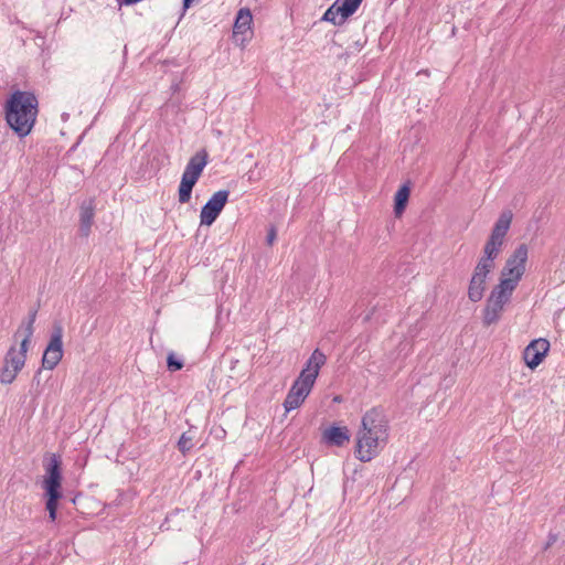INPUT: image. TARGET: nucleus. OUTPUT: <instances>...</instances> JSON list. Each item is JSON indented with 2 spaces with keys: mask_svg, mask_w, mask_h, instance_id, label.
Masks as SVG:
<instances>
[{
  "mask_svg": "<svg viewBox=\"0 0 565 565\" xmlns=\"http://www.w3.org/2000/svg\"><path fill=\"white\" fill-rule=\"evenodd\" d=\"M513 220V213L510 210L503 211L483 247V256L477 263L468 286V298L472 302H478L483 298L488 275L494 268V260L501 252L505 236Z\"/></svg>",
  "mask_w": 565,
  "mask_h": 565,
  "instance_id": "f257e3e1",
  "label": "nucleus"
},
{
  "mask_svg": "<svg viewBox=\"0 0 565 565\" xmlns=\"http://www.w3.org/2000/svg\"><path fill=\"white\" fill-rule=\"evenodd\" d=\"M38 115L39 100L31 92L15 90L4 104V119L20 138H24L32 132Z\"/></svg>",
  "mask_w": 565,
  "mask_h": 565,
  "instance_id": "f03ea898",
  "label": "nucleus"
},
{
  "mask_svg": "<svg viewBox=\"0 0 565 565\" xmlns=\"http://www.w3.org/2000/svg\"><path fill=\"white\" fill-rule=\"evenodd\" d=\"M35 312L23 321L13 334L14 344L7 351L0 370V382L11 384L25 365L26 353L34 332Z\"/></svg>",
  "mask_w": 565,
  "mask_h": 565,
  "instance_id": "7ed1b4c3",
  "label": "nucleus"
},
{
  "mask_svg": "<svg viewBox=\"0 0 565 565\" xmlns=\"http://www.w3.org/2000/svg\"><path fill=\"white\" fill-rule=\"evenodd\" d=\"M327 358L319 349H316L308 359L305 367L291 384L282 406L286 413L299 408L311 393L320 369L324 365Z\"/></svg>",
  "mask_w": 565,
  "mask_h": 565,
  "instance_id": "20e7f679",
  "label": "nucleus"
},
{
  "mask_svg": "<svg viewBox=\"0 0 565 565\" xmlns=\"http://www.w3.org/2000/svg\"><path fill=\"white\" fill-rule=\"evenodd\" d=\"M62 481V461H49L45 466V473L41 486L44 490V497L46 499L45 509L49 512V519L51 522H55L57 518L58 502L63 498Z\"/></svg>",
  "mask_w": 565,
  "mask_h": 565,
  "instance_id": "39448f33",
  "label": "nucleus"
},
{
  "mask_svg": "<svg viewBox=\"0 0 565 565\" xmlns=\"http://www.w3.org/2000/svg\"><path fill=\"white\" fill-rule=\"evenodd\" d=\"M207 163L209 153L205 149L199 150L189 159L178 189V199L181 204H185L191 200L192 190Z\"/></svg>",
  "mask_w": 565,
  "mask_h": 565,
  "instance_id": "423d86ee",
  "label": "nucleus"
},
{
  "mask_svg": "<svg viewBox=\"0 0 565 565\" xmlns=\"http://www.w3.org/2000/svg\"><path fill=\"white\" fill-rule=\"evenodd\" d=\"M527 258L529 248L526 244H520L507 259L498 284L514 292L525 274Z\"/></svg>",
  "mask_w": 565,
  "mask_h": 565,
  "instance_id": "0eeeda50",
  "label": "nucleus"
},
{
  "mask_svg": "<svg viewBox=\"0 0 565 565\" xmlns=\"http://www.w3.org/2000/svg\"><path fill=\"white\" fill-rule=\"evenodd\" d=\"M513 292L499 284L495 285L482 310V323L486 327L498 323L501 319L505 306L510 302Z\"/></svg>",
  "mask_w": 565,
  "mask_h": 565,
  "instance_id": "6e6552de",
  "label": "nucleus"
},
{
  "mask_svg": "<svg viewBox=\"0 0 565 565\" xmlns=\"http://www.w3.org/2000/svg\"><path fill=\"white\" fill-rule=\"evenodd\" d=\"M362 0H335L323 13L322 21L342 25L359 9Z\"/></svg>",
  "mask_w": 565,
  "mask_h": 565,
  "instance_id": "1a4fd4ad",
  "label": "nucleus"
},
{
  "mask_svg": "<svg viewBox=\"0 0 565 565\" xmlns=\"http://www.w3.org/2000/svg\"><path fill=\"white\" fill-rule=\"evenodd\" d=\"M63 359V328L55 326L42 356V367L54 370Z\"/></svg>",
  "mask_w": 565,
  "mask_h": 565,
  "instance_id": "9d476101",
  "label": "nucleus"
},
{
  "mask_svg": "<svg viewBox=\"0 0 565 565\" xmlns=\"http://www.w3.org/2000/svg\"><path fill=\"white\" fill-rule=\"evenodd\" d=\"M230 192L220 190L212 194L209 201L203 205L200 212V224L211 226L228 201Z\"/></svg>",
  "mask_w": 565,
  "mask_h": 565,
  "instance_id": "9b49d317",
  "label": "nucleus"
},
{
  "mask_svg": "<svg viewBox=\"0 0 565 565\" xmlns=\"http://www.w3.org/2000/svg\"><path fill=\"white\" fill-rule=\"evenodd\" d=\"M551 349L550 341L545 338L532 340L522 352L524 364L532 371L536 370L546 359Z\"/></svg>",
  "mask_w": 565,
  "mask_h": 565,
  "instance_id": "f8f14e48",
  "label": "nucleus"
},
{
  "mask_svg": "<svg viewBox=\"0 0 565 565\" xmlns=\"http://www.w3.org/2000/svg\"><path fill=\"white\" fill-rule=\"evenodd\" d=\"M359 431L388 438V423L384 413L375 407L365 412Z\"/></svg>",
  "mask_w": 565,
  "mask_h": 565,
  "instance_id": "ddd939ff",
  "label": "nucleus"
},
{
  "mask_svg": "<svg viewBox=\"0 0 565 565\" xmlns=\"http://www.w3.org/2000/svg\"><path fill=\"white\" fill-rule=\"evenodd\" d=\"M388 438L358 431L355 452L359 459H372L380 455Z\"/></svg>",
  "mask_w": 565,
  "mask_h": 565,
  "instance_id": "4468645a",
  "label": "nucleus"
},
{
  "mask_svg": "<svg viewBox=\"0 0 565 565\" xmlns=\"http://www.w3.org/2000/svg\"><path fill=\"white\" fill-rule=\"evenodd\" d=\"M252 24L253 15L250 10L248 8L239 9L233 26V38L241 46H245L246 42L252 39Z\"/></svg>",
  "mask_w": 565,
  "mask_h": 565,
  "instance_id": "2eb2a0df",
  "label": "nucleus"
},
{
  "mask_svg": "<svg viewBox=\"0 0 565 565\" xmlns=\"http://www.w3.org/2000/svg\"><path fill=\"white\" fill-rule=\"evenodd\" d=\"M351 433L348 426L332 424L321 428L320 441L329 447H344L350 443Z\"/></svg>",
  "mask_w": 565,
  "mask_h": 565,
  "instance_id": "dca6fc26",
  "label": "nucleus"
},
{
  "mask_svg": "<svg viewBox=\"0 0 565 565\" xmlns=\"http://www.w3.org/2000/svg\"><path fill=\"white\" fill-rule=\"evenodd\" d=\"M95 215V206L93 201L88 203H83L79 210V231L83 236L87 237L90 233V227L93 225V220Z\"/></svg>",
  "mask_w": 565,
  "mask_h": 565,
  "instance_id": "f3484780",
  "label": "nucleus"
},
{
  "mask_svg": "<svg viewBox=\"0 0 565 565\" xmlns=\"http://www.w3.org/2000/svg\"><path fill=\"white\" fill-rule=\"evenodd\" d=\"M411 195V189L408 185H402L394 196V214L396 217H401L406 209L408 199Z\"/></svg>",
  "mask_w": 565,
  "mask_h": 565,
  "instance_id": "a211bd4d",
  "label": "nucleus"
},
{
  "mask_svg": "<svg viewBox=\"0 0 565 565\" xmlns=\"http://www.w3.org/2000/svg\"><path fill=\"white\" fill-rule=\"evenodd\" d=\"M193 438L194 434L191 430L182 434L178 445L183 456L193 447Z\"/></svg>",
  "mask_w": 565,
  "mask_h": 565,
  "instance_id": "6ab92c4d",
  "label": "nucleus"
},
{
  "mask_svg": "<svg viewBox=\"0 0 565 565\" xmlns=\"http://www.w3.org/2000/svg\"><path fill=\"white\" fill-rule=\"evenodd\" d=\"M167 365L171 372H175L183 367V362L178 360L174 353H169L167 358Z\"/></svg>",
  "mask_w": 565,
  "mask_h": 565,
  "instance_id": "aec40b11",
  "label": "nucleus"
},
{
  "mask_svg": "<svg viewBox=\"0 0 565 565\" xmlns=\"http://www.w3.org/2000/svg\"><path fill=\"white\" fill-rule=\"evenodd\" d=\"M558 535L556 533L550 532L547 535V541L544 546V551L548 550L554 543H556Z\"/></svg>",
  "mask_w": 565,
  "mask_h": 565,
  "instance_id": "412c9836",
  "label": "nucleus"
},
{
  "mask_svg": "<svg viewBox=\"0 0 565 565\" xmlns=\"http://www.w3.org/2000/svg\"><path fill=\"white\" fill-rule=\"evenodd\" d=\"M276 239V231L271 228L267 235V243L268 245H273Z\"/></svg>",
  "mask_w": 565,
  "mask_h": 565,
  "instance_id": "4be33fe9",
  "label": "nucleus"
},
{
  "mask_svg": "<svg viewBox=\"0 0 565 565\" xmlns=\"http://www.w3.org/2000/svg\"><path fill=\"white\" fill-rule=\"evenodd\" d=\"M192 2H193V0H184L183 1L184 8H189Z\"/></svg>",
  "mask_w": 565,
  "mask_h": 565,
  "instance_id": "5701e85b",
  "label": "nucleus"
},
{
  "mask_svg": "<svg viewBox=\"0 0 565 565\" xmlns=\"http://www.w3.org/2000/svg\"><path fill=\"white\" fill-rule=\"evenodd\" d=\"M333 402H335V403H340V402H341V397H340V396H335V397L333 398Z\"/></svg>",
  "mask_w": 565,
  "mask_h": 565,
  "instance_id": "b1692460",
  "label": "nucleus"
},
{
  "mask_svg": "<svg viewBox=\"0 0 565 565\" xmlns=\"http://www.w3.org/2000/svg\"><path fill=\"white\" fill-rule=\"evenodd\" d=\"M40 374H41V370H39V371L35 373V375H34V380H36V379L40 376Z\"/></svg>",
  "mask_w": 565,
  "mask_h": 565,
  "instance_id": "393cba45",
  "label": "nucleus"
}]
</instances>
